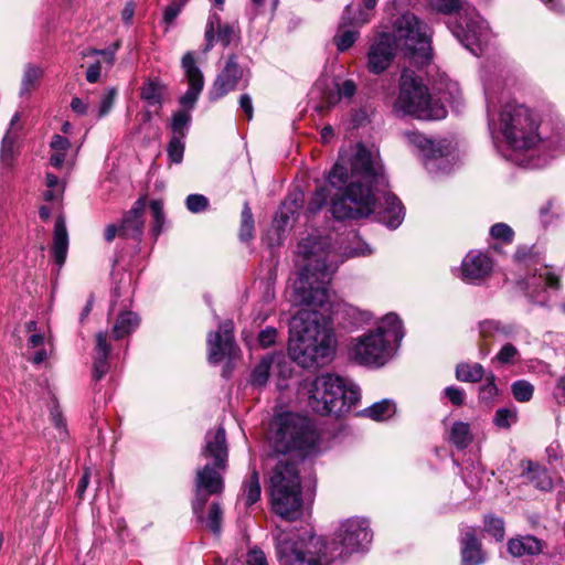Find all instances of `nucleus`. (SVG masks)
Returning <instances> with one entry per match:
<instances>
[{"label": "nucleus", "mask_w": 565, "mask_h": 565, "mask_svg": "<svg viewBox=\"0 0 565 565\" xmlns=\"http://www.w3.org/2000/svg\"><path fill=\"white\" fill-rule=\"evenodd\" d=\"M301 269L294 282L292 299L302 306L290 322L289 355L305 369L319 367L335 355L337 337L330 319L320 310H331L330 284L340 254L329 239L309 236L298 245Z\"/></svg>", "instance_id": "obj_1"}, {"label": "nucleus", "mask_w": 565, "mask_h": 565, "mask_svg": "<svg viewBox=\"0 0 565 565\" xmlns=\"http://www.w3.org/2000/svg\"><path fill=\"white\" fill-rule=\"evenodd\" d=\"M330 201L338 220H356L374 214L388 228H397L404 211L399 200L387 191V180L377 156L359 143L351 156L341 153L328 173L327 183L318 186L308 204L319 212Z\"/></svg>", "instance_id": "obj_2"}, {"label": "nucleus", "mask_w": 565, "mask_h": 565, "mask_svg": "<svg viewBox=\"0 0 565 565\" xmlns=\"http://www.w3.org/2000/svg\"><path fill=\"white\" fill-rule=\"evenodd\" d=\"M270 443L273 451L282 455L270 475L273 511L287 521L302 514L301 481L295 458H306L319 451V435L306 418L288 413L277 418Z\"/></svg>", "instance_id": "obj_3"}, {"label": "nucleus", "mask_w": 565, "mask_h": 565, "mask_svg": "<svg viewBox=\"0 0 565 565\" xmlns=\"http://www.w3.org/2000/svg\"><path fill=\"white\" fill-rule=\"evenodd\" d=\"M484 94L489 128L501 135L502 143L509 151L504 152L499 146L502 156L529 169H540L546 166L547 160L536 154V147L543 141L539 132V115L515 100L504 103L498 111L495 92L486 87Z\"/></svg>", "instance_id": "obj_4"}, {"label": "nucleus", "mask_w": 565, "mask_h": 565, "mask_svg": "<svg viewBox=\"0 0 565 565\" xmlns=\"http://www.w3.org/2000/svg\"><path fill=\"white\" fill-rule=\"evenodd\" d=\"M431 32L427 24L413 13L402 14L394 24L393 36L386 32L379 34L367 54L369 71L380 74L385 71L399 47L411 63L424 66L431 60Z\"/></svg>", "instance_id": "obj_5"}, {"label": "nucleus", "mask_w": 565, "mask_h": 565, "mask_svg": "<svg viewBox=\"0 0 565 565\" xmlns=\"http://www.w3.org/2000/svg\"><path fill=\"white\" fill-rule=\"evenodd\" d=\"M201 455L206 459H213V465L206 463L203 468L196 470L192 510L199 521L205 522L206 527L218 535L223 519L221 505L217 502L212 503L205 519L203 518V509L209 495L218 494L223 491V480L218 472V470L225 469L227 461L226 435L223 427L206 433L205 445Z\"/></svg>", "instance_id": "obj_6"}, {"label": "nucleus", "mask_w": 565, "mask_h": 565, "mask_svg": "<svg viewBox=\"0 0 565 565\" xmlns=\"http://www.w3.org/2000/svg\"><path fill=\"white\" fill-rule=\"evenodd\" d=\"M404 337L403 323L396 313L385 315L375 330L351 339L349 358L359 365L381 367L393 358V348L390 342L397 344Z\"/></svg>", "instance_id": "obj_7"}, {"label": "nucleus", "mask_w": 565, "mask_h": 565, "mask_svg": "<svg viewBox=\"0 0 565 565\" xmlns=\"http://www.w3.org/2000/svg\"><path fill=\"white\" fill-rule=\"evenodd\" d=\"M308 404L320 415L341 416L360 399V388L348 377L333 373L318 375L309 387Z\"/></svg>", "instance_id": "obj_8"}, {"label": "nucleus", "mask_w": 565, "mask_h": 565, "mask_svg": "<svg viewBox=\"0 0 565 565\" xmlns=\"http://www.w3.org/2000/svg\"><path fill=\"white\" fill-rule=\"evenodd\" d=\"M519 267L527 271L519 281L525 296L533 302L544 305L548 300V290H557L561 286L559 276L543 263L541 252L535 246H521L514 255Z\"/></svg>", "instance_id": "obj_9"}, {"label": "nucleus", "mask_w": 565, "mask_h": 565, "mask_svg": "<svg viewBox=\"0 0 565 565\" xmlns=\"http://www.w3.org/2000/svg\"><path fill=\"white\" fill-rule=\"evenodd\" d=\"M394 108L403 115H409L422 120H438L447 115L446 107L434 100L428 88L414 72L408 70L402 73L399 94Z\"/></svg>", "instance_id": "obj_10"}, {"label": "nucleus", "mask_w": 565, "mask_h": 565, "mask_svg": "<svg viewBox=\"0 0 565 565\" xmlns=\"http://www.w3.org/2000/svg\"><path fill=\"white\" fill-rule=\"evenodd\" d=\"M431 6L444 13L458 9L455 21L450 24L454 36L473 55H479L481 46L489 39L487 22L470 6H460V0H430Z\"/></svg>", "instance_id": "obj_11"}, {"label": "nucleus", "mask_w": 565, "mask_h": 565, "mask_svg": "<svg viewBox=\"0 0 565 565\" xmlns=\"http://www.w3.org/2000/svg\"><path fill=\"white\" fill-rule=\"evenodd\" d=\"M407 139L423 152L424 166L430 174L438 175L451 171L449 143L436 142L418 132L407 134Z\"/></svg>", "instance_id": "obj_12"}, {"label": "nucleus", "mask_w": 565, "mask_h": 565, "mask_svg": "<svg viewBox=\"0 0 565 565\" xmlns=\"http://www.w3.org/2000/svg\"><path fill=\"white\" fill-rule=\"evenodd\" d=\"M276 553L280 565H322L313 557H307V541L297 532L280 531L276 535Z\"/></svg>", "instance_id": "obj_13"}, {"label": "nucleus", "mask_w": 565, "mask_h": 565, "mask_svg": "<svg viewBox=\"0 0 565 565\" xmlns=\"http://www.w3.org/2000/svg\"><path fill=\"white\" fill-rule=\"evenodd\" d=\"M338 539L342 546L340 555L364 552L372 542V532L365 519L352 518L342 522Z\"/></svg>", "instance_id": "obj_14"}, {"label": "nucleus", "mask_w": 565, "mask_h": 565, "mask_svg": "<svg viewBox=\"0 0 565 565\" xmlns=\"http://www.w3.org/2000/svg\"><path fill=\"white\" fill-rule=\"evenodd\" d=\"M241 81H244V87H246L249 81V72L238 65L236 55H230L224 68L218 73L213 83L210 90V99L217 100L230 92L235 90Z\"/></svg>", "instance_id": "obj_15"}, {"label": "nucleus", "mask_w": 565, "mask_h": 565, "mask_svg": "<svg viewBox=\"0 0 565 565\" xmlns=\"http://www.w3.org/2000/svg\"><path fill=\"white\" fill-rule=\"evenodd\" d=\"M234 326L232 321H225L220 326L217 332H210L207 335L209 362L217 364L224 359L235 355L236 344L233 335Z\"/></svg>", "instance_id": "obj_16"}, {"label": "nucleus", "mask_w": 565, "mask_h": 565, "mask_svg": "<svg viewBox=\"0 0 565 565\" xmlns=\"http://www.w3.org/2000/svg\"><path fill=\"white\" fill-rule=\"evenodd\" d=\"M181 67L184 72L188 90L180 97V104L188 108H194L196 100L204 87V77L202 71L196 65L193 52H186L181 60Z\"/></svg>", "instance_id": "obj_17"}, {"label": "nucleus", "mask_w": 565, "mask_h": 565, "mask_svg": "<svg viewBox=\"0 0 565 565\" xmlns=\"http://www.w3.org/2000/svg\"><path fill=\"white\" fill-rule=\"evenodd\" d=\"M492 266V260L487 254L471 250L461 263L462 279L469 284H479L490 275Z\"/></svg>", "instance_id": "obj_18"}, {"label": "nucleus", "mask_w": 565, "mask_h": 565, "mask_svg": "<svg viewBox=\"0 0 565 565\" xmlns=\"http://www.w3.org/2000/svg\"><path fill=\"white\" fill-rule=\"evenodd\" d=\"M146 198H139L125 213L120 224V236L140 239L145 226Z\"/></svg>", "instance_id": "obj_19"}, {"label": "nucleus", "mask_w": 565, "mask_h": 565, "mask_svg": "<svg viewBox=\"0 0 565 565\" xmlns=\"http://www.w3.org/2000/svg\"><path fill=\"white\" fill-rule=\"evenodd\" d=\"M462 565H480L484 562L477 529L465 525L460 529Z\"/></svg>", "instance_id": "obj_20"}, {"label": "nucleus", "mask_w": 565, "mask_h": 565, "mask_svg": "<svg viewBox=\"0 0 565 565\" xmlns=\"http://www.w3.org/2000/svg\"><path fill=\"white\" fill-rule=\"evenodd\" d=\"M356 18L358 15L353 14V7L348 4L343 11L338 33L334 36L335 45L340 52L350 49L358 39L359 32L356 30L345 29L347 25H352L353 28L361 26L362 24H356Z\"/></svg>", "instance_id": "obj_21"}, {"label": "nucleus", "mask_w": 565, "mask_h": 565, "mask_svg": "<svg viewBox=\"0 0 565 565\" xmlns=\"http://www.w3.org/2000/svg\"><path fill=\"white\" fill-rule=\"evenodd\" d=\"M479 335L486 344L488 341L510 338L515 333V327L510 323H502L499 320L487 319L478 324Z\"/></svg>", "instance_id": "obj_22"}, {"label": "nucleus", "mask_w": 565, "mask_h": 565, "mask_svg": "<svg viewBox=\"0 0 565 565\" xmlns=\"http://www.w3.org/2000/svg\"><path fill=\"white\" fill-rule=\"evenodd\" d=\"M68 249V233L65 217L58 215L55 220L52 254L55 263L62 266L66 259Z\"/></svg>", "instance_id": "obj_23"}, {"label": "nucleus", "mask_w": 565, "mask_h": 565, "mask_svg": "<svg viewBox=\"0 0 565 565\" xmlns=\"http://www.w3.org/2000/svg\"><path fill=\"white\" fill-rule=\"evenodd\" d=\"M523 476L541 491H550L553 488L552 478L547 469L531 460L522 461Z\"/></svg>", "instance_id": "obj_24"}, {"label": "nucleus", "mask_w": 565, "mask_h": 565, "mask_svg": "<svg viewBox=\"0 0 565 565\" xmlns=\"http://www.w3.org/2000/svg\"><path fill=\"white\" fill-rule=\"evenodd\" d=\"M543 547L544 543L533 535L514 537L508 542V550L515 557L539 555Z\"/></svg>", "instance_id": "obj_25"}, {"label": "nucleus", "mask_w": 565, "mask_h": 565, "mask_svg": "<svg viewBox=\"0 0 565 565\" xmlns=\"http://www.w3.org/2000/svg\"><path fill=\"white\" fill-rule=\"evenodd\" d=\"M110 352V345L107 342V334L99 332L96 335V347L94 355V369L93 377L95 381H99L109 370L108 355Z\"/></svg>", "instance_id": "obj_26"}, {"label": "nucleus", "mask_w": 565, "mask_h": 565, "mask_svg": "<svg viewBox=\"0 0 565 565\" xmlns=\"http://www.w3.org/2000/svg\"><path fill=\"white\" fill-rule=\"evenodd\" d=\"M140 319L137 313L131 311L121 312L113 327V333L116 339H122L124 337L134 332L139 326Z\"/></svg>", "instance_id": "obj_27"}, {"label": "nucleus", "mask_w": 565, "mask_h": 565, "mask_svg": "<svg viewBox=\"0 0 565 565\" xmlns=\"http://www.w3.org/2000/svg\"><path fill=\"white\" fill-rule=\"evenodd\" d=\"M483 375V366L479 363H459L456 367V377L461 382L477 383Z\"/></svg>", "instance_id": "obj_28"}, {"label": "nucleus", "mask_w": 565, "mask_h": 565, "mask_svg": "<svg viewBox=\"0 0 565 565\" xmlns=\"http://www.w3.org/2000/svg\"><path fill=\"white\" fill-rule=\"evenodd\" d=\"M449 440L458 448L465 449L472 440L470 427L467 423L456 422L449 430Z\"/></svg>", "instance_id": "obj_29"}, {"label": "nucleus", "mask_w": 565, "mask_h": 565, "mask_svg": "<svg viewBox=\"0 0 565 565\" xmlns=\"http://www.w3.org/2000/svg\"><path fill=\"white\" fill-rule=\"evenodd\" d=\"M163 86L154 79H148L141 87L140 97L149 106L162 105Z\"/></svg>", "instance_id": "obj_30"}, {"label": "nucleus", "mask_w": 565, "mask_h": 565, "mask_svg": "<svg viewBox=\"0 0 565 565\" xmlns=\"http://www.w3.org/2000/svg\"><path fill=\"white\" fill-rule=\"evenodd\" d=\"M42 75L43 70L40 66L28 64L22 76L20 95L23 96L30 94Z\"/></svg>", "instance_id": "obj_31"}, {"label": "nucleus", "mask_w": 565, "mask_h": 565, "mask_svg": "<svg viewBox=\"0 0 565 565\" xmlns=\"http://www.w3.org/2000/svg\"><path fill=\"white\" fill-rule=\"evenodd\" d=\"M363 413L365 416L374 420H386L395 413V405L392 402L384 399L365 408Z\"/></svg>", "instance_id": "obj_32"}, {"label": "nucleus", "mask_w": 565, "mask_h": 565, "mask_svg": "<svg viewBox=\"0 0 565 565\" xmlns=\"http://www.w3.org/2000/svg\"><path fill=\"white\" fill-rule=\"evenodd\" d=\"M243 498L245 505L250 507L260 498V483L257 471H253L249 479L244 482Z\"/></svg>", "instance_id": "obj_33"}, {"label": "nucleus", "mask_w": 565, "mask_h": 565, "mask_svg": "<svg viewBox=\"0 0 565 565\" xmlns=\"http://www.w3.org/2000/svg\"><path fill=\"white\" fill-rule=\"evenodd\" d=\"M337 93H331L326 97V102L329 105H334L342 98H352L355 94L356 86L353 81L345 79L340 83H335Z\"/></svg>", "instance_id": "obj_34"}, {"label": "nucleus", "mask_w": 565, "mask_h": 565, "mask_svg": "<svg viewBox=\"0 0 565 565\" xmlns=\"http://www.w3.org/2000/svg\"><path fill=\"white\" fill-rule=\"evenodd\" d=\"M45 185L47 190L44 192V200L56 201L60 200L64 193V182L52 173H46Z\"/></svg>", "instance_id": "obj_35"}, {"label": "nucleus", "mask_w": 565, "mask_h": 565, "mask_svg": "<svg viewBox=\"0 0 565 565\" xmlns=\"http://www.w3.org/2000/svg\"><path fill=\"white\" fill-rule=\"evenodd\" d=\"M271 358L266 356L255 366L250 375V383L254 386H264L269 379Z\"/></svg>", "instance_id": "obj_36"}, {"label": "nucleus", "mask_w": 565, "mask_h": 565, "mask_svg": "<svg viewBox=\"0 0 565 565\" xmlns=\"http://www.w3.org/2000/svg\"><path fill=\"white\" fill-rule=\"evenodd\" d=\"M223 24L221 23V18L217 12L211 11L207 18L204 39H205V46L203 52H209L215 43V31Z\"/></svg>", "instance_id": "obj_37"}, {"label": "nucleus", "mask_w": 565, "mask_h": 565, "mask_svg": "<svg viewBox=\"0 0 565 565\" xmlns=\"http://www.w3.org/2000/svg\"><path fill=\"white\" fill-rule=\"evenodd\" d=\"M17 135L6 134L2 138L0 159L3 164L10 166L17 151Z\"/></svg>", "instance_id": "obj_38"}, {"label": "nucleus", "mask_w": 565, "mask_h": 565, "mask_svg": "<svg viewBox=\"0 0 565 565\" xmlns=\"http://www.w3.org/2000/svg\"><path fill=\"white\" fill-rule=\"evenodd\" d=\"M493 420L500 428H510L518 420V412L514 407L499 408L495 412Z\"/></svg>", "instance_id": "obj_39"}, {"label": "nucleus", "mask_w": 565, "mask_h": 565, "mask_svg": "<svg viewBox=\"0 0 565 565\" xmlns=\"http://www.w3.org/2000/svg\"><path fill=\"white\" fill-rule=\"evenodd\" d=\"M191 121V115L185 110L177 111L171 121V129L173 136H181V138H185L186 129Z\"/></svg>", "instance_id": "obj_40"}, {"label": "nucleus", "mask_w": 565, "mask_h": 565, "mask_svg": "<svg viewBox=\"0 0 565 565\" xmlns=\"http://www.w3.org/2000/svg\"><path fill=\"white\" fill-rule=\"evenodd\" d=\"M238 36V30L235 24L225 23L215 31V42L223 46H228Z\"/></svg>", "instance_id": "obj_41"}, {"label": "nucleus", "mask_w": 565, "mask_h": 565, "mask_svg": "<svg viewBox=\"0 0 565 565\" xmlns=\"http://www.w3.org/2000/svg\"><path fill=\"white\" fill-rule=\"evenodd\" d=\"M533 385L524 380H519L512 384V394L519 402H529L533 396Z\"/></svg>", "instance_id": "obj_42"}, {"label": "nucleus", "mask_w": 565, "mask_h": 565, "mask_svg": "<svg viewBox=\"0 0 565 565\" xmlns=\"http://www.w3.org/2000/svg\"><path fill=\"white\" fill-rule=\"evenodd\" d=\"M520 358L519 350L511 343H505L494 356L493 361L500 364H513Z\"/></svg>", "instance_id": "obj_43"}, {"label": "nucleus", "mask_w": 565, "mask_h": 565, "mask_svg": "<svg viewBox=\"0 0 565 565\" xmlns=\"http://www.w3.org/2000/svg\"><path fill=\"white\" fill-rule=\"evenodd\" d=\"M150 209L153 218L152 233L157 237L162 232L164 215H163V204L159 200H153L150 203Z\"/></svg>", "instance_id": "obj_44"}, {"label": "nucleus", "mask_w": 565, "mask_h": 565, "mask_svg": "<svg viewBox=\"0 0 565 565\" xmlns=\"http://www.w3.org/2000/svg\"><path fill=\"white\" fill-rule=\"evenodd\" d=\"M484 530L497 541H502L504 539V523L500 518L487 516L484 519Z\"/></svg>", "instance_id": "obj_45"}, {"label": "nucleus", "mask_w": 565, "mask_h": 565, "mask_svg": "<svg viewBox=\"0 0 565 565\" xmlns=\"http://www.w3.org/2000/svg\"><path fill=\"white\" fill-rule=\"evenodd\" d=\"M184 138L181 136H172L168 146V156L173 163H180L184 153Z\"/></svg>", "instance_id": "obj_46"}, {"label": "nucleus", "mask_w": 565, "mask_h": 565, "mask_svg": "<svg viewBox=\"0 0 565 565\" xmlns=\"http://www.w3.org/2000/svg\"><path fill=\"white\" fill-rule=\"evenodd\" d=\"M490 235L492 238L497 241H501L503 243H511L514 237V232L508 224L497 223L491 226Z\"/></svg>", "instance_id": "obj_47"}, {"label": "nucleus", "mask_w": 565, "mask_h": 565, "mask_svg": "<svg viewBox=\"0 0 565 565\" xmlns=\"http://www.w3.org/2000/svg\"><path fill=\"white\" fill-rule=\"evenodd\" d=\"M117 90L115 88H107L102 95L100 103L98 106L97 118H103L113 108Z\"/></svg>", "instance_id": "obj_48"}, {"label": "nucleus", "mask_w": 565, "mask_h": 565, "mask_svg": "<svg viewBox=\"0 0 565 565\" xmlns=\"http://www.w3.org/2000/svg\"><path fill=\"white\" fill-rule=\"evenodd\" d=\"M118 49H119V43L116 42L105 50L89 49V50L83 52V56L86 57V56L102 55L104 61L108 65H113L114 61H115V55H116V52L118 51Z\"/></svg>", "instance_id": "obj_49"}, {"label": "nucleus", "mask_w": 565, "mask_h": 565, "mask_svg": "<svg viewBox=\"0 0 565 565\" xmlns=\"http://www.w3.org/2000/svg\"><path fill=\"white\" fill-rule=\"evenodd\" d=\"M186 209L192 213H200L207 209L209 200L203 194H190L185 200Z\"/></svg>", "instance_id": "obj_50"}, {"label": "nucleus", "mask_w": 565, "mask_h": 565, "mask_svg": "<svg viewBox=\"0 0 565 565\" xmlns=\"http://www.w3.org/2000/svg\"><path fill=\"white\" fill-rule=\"evenodd\" d=\"M347 315L351 318L352 322L356 326H363L371 322L373 316L371 312L361 310L356 307L349 306Z\"/></svg>", "instance_id": "obj_51"}, {"label": "nucleus", "mask_w": 565, "mask_h": 565, "mask_svg": "<svg viewBox=\"0 0 565 565\" xmlns=\"http://www.w3.org/2000/svg\"><path fill=\"white\" fill-rule=\"evenodd\" d=\"M51 419L58 431V438L64 439L67 436L66 423L57 405L51 409Z\"/></svg>", "instance_id": "obj_52"}, {"label": "nucleus", "mask_w": 565, "mask_h": 565, "mask_svg": "<svg viewBox=\"0 0 565 565\" xmlns=\"http://www.w3.org/2000/svg\"><path fill=\"white\" fill-rule=\"evenodd\" d=\"M363 9H359L356 24H365L372 18L371 11L375 8L377 0H362Z\"/></svg>", "instance_id": "obj_53"}, {"label": "nucleus", "mask_w": 565, "mask_h": 565, "mask_svg": "<svg viewBox=\"0 0 565 565\" xmlns=\"http://www.w3.org/2000/svg\"><path fill=\"white\" fill-rule=\"evenodd\" d=\"M276 337L277 330L273 327H267L259 332L257 340L262 348H268L275 343Z\"/></svg>", "instance_id": "obj_54"}, {"label": "nucleus", "mask_w": 565, "mask_h": 565, "mask_svg": "<svg viewBox=\"0 0 565 565\" xmlns=\"http://www.w3.org/2000/svg\"><path fill=\"white\" fill-rule=\"evenodd\" d=\"M246 563L247 565H268L264 552L257 547H253L248 551Z\"/></svg>", "instance_id": "obj_55"}, {"label": "nucleus", "mask_w": 565, "mask_h": 565, "mask_svg": "<svg viewBox=\"0 0 565 565\" xmlns=\"http://www.w3.org/2000/svg\"><path fill=\"white\" fill-rule=\"evenodd\" d=\"M183 8V6L171 1V3L163 11V22L169 25L172 24Z\"/></svg>", "instance_id": "obj_56"}, {"label": "nucleus", "mask_w": 565, "mask_h": 565, "mask_svg": "<svg viewBox=\"0 0 565 565\" xmlns=\"http://www.w3.org/2000/svg\"><path fill=\"white\" fill-rule=\"evenodd\" d=\"M445 396L454 404L461 405L465 399L463 390L456 386H448L445 388Z\"/></svg>", "instance_id": "obj_57"}, {"label": "nucleus", "mask_w": 565, "mask_h": 565, "mask_svg": "<svg viewBox=\"0 0 565 565\" xmlns=\"http://www.w3.org/2000/svg\"><path fill=\"white\" fill-rule=\"evenodd\" d=\"M480 393L484 399L492 398L497 395L498 388L494 383V375L491 374L490 376H487L486 383L482 385Z\"/></svg>", "instance_id": "obj_58"}, {"label": "nucleus", "mask_w": 565, "mask_h": 565, "mask_svg": "<svg viewBox=\"0 0 565 565\" xmlns=\"http://www.w3.org/2000/svg\"><path fill=\"white\" fill-rule=\"evenodd\" d=\"M71 109L78 116H85L88 114L89 104L79 97H74L71 102Z\"/></svg>", "instance_id": "obj_59"}, {"label": "nucleus", "mask_w": 565, "mask_h": 565, "mask_svg": "<svg viewBox=\"0 0 565 565\" xmlns=\"http://www.w3.org/2000/svg\"><path fill=\"white\" fill-rule=\"evenodd\" d=\"M239 107L246 115V118L250 120L253 118V102L252 97L248 94H242L239 97Z\"/></svg>", "instance_id": "obj_60"}, {"label": "nucleus", "mask_w": 565, "mask_h": 565, "mask_svg": "<svg viewBox=\"0 0 565 565\" xmlns=\"http://www.w3.org/2000/svg\"><path fill=\"white\" fill-rule=\"evenodd\" d=\"M50 147L51 150L68 151L71 143L67 138L60 135H54L51 140Z\"/></svg>", "instance_id": "obj_61"}, {"label": "nucleus", "mask_w": 565, "mask_h": 565, "mask_svg": "<svg viewBox=\"0 0 565 565\" xmlns=\"http://www.w3.org/2000/svg\"><path fill=\"white\" fill-rule=\"evenodd\" d=\"M66 153L67 151L52 150V154L50 157L51 166L54 168H62L66 163Z\"/></svg>", "instance_id": "obj_62"}, {"label": "nucleus", "mask_w": 565, "mask_h": 565, "mask_svg": "<svg viewBox=\"0 0 565 565\" xmlns=\"http://www.w3.org/2000/svg\"><path fill=\"white\" fill-rule=\"evenodd\" d=\"M102 66L99 62H96L88 66L86 71V79L89 83H96L100 77Z\"/></svg>", "instance_id": "obj_63"}, {"label": "nucleus", "mask_w": 565, "mask_h": 565, "mask_svg": "<svg viewBox=\"0 0 565 565\" xmlns=\"http://www.w3.org/2000/svg\"><path fill=\"white\" fill-rule=\"evenodd\" d=\"M241 224L244 225H254V217L252 210L247 202L244 203L243 210H242V221Z\"/></svg>", "instance_id": "obj_64"}]
</instances>
